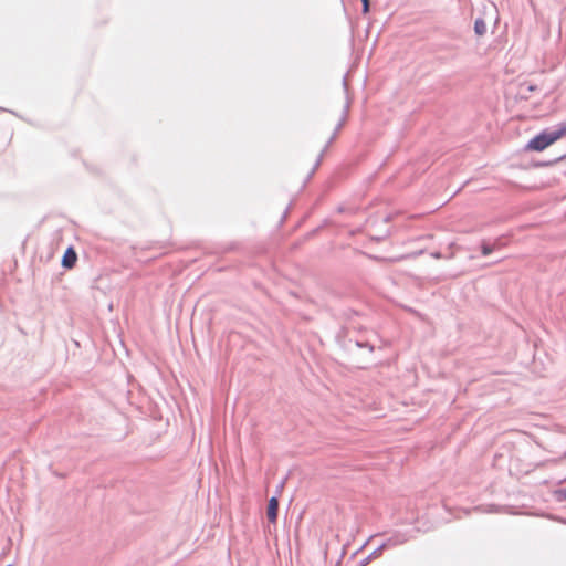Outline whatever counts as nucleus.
<instances>
[{"label":"nucleus","instance_id":"f257e3e1","mask_svg":"<svg viewBox=\"0 0 566 566\" xmlns=\"http://www.w3.org/2000/svg\"><path fill=\"white\" fill-rule=\"evenodd\" d=\"M335 136H336V132H332L323 139L322 144L318 146V149L315 151V154L313 155L311 160L307 163V165H304V163L302 160H300V163H298L300 169L303 170L305 176L311 177L315 172V170L321 165L323 154L328 148L331 143L334 140Z\"/></svg>","mask_w":566,"mask_h":566},{"label":"nucleus","instance_id":"f03ea898","mask_svg":"<svg viewBox=\"0 0 566 566\" xmlns=\"http://www.w3.org/2000/svg\"><path fill=\"white\" fill-rule=\"evenodd\" d=\"M557 140L555 132H542L526 144L525 149L531 151H543Z\"/></svg>","mask_w":566,"mask_h":566},{"label":"nucleus","instance_id":"7ed1b4c3","mask_svg":"<svg viewBox=\"0 0 566 566\" xmlns=\"http://www.w3.org/2000/svg\"><path fill=\"white\" fill-rule=\"evenodd\" d=\"M279 501L276 497H271L268 503L266 516L269 522L275 523L277 518Z\"/></svg>","mask_w":566,"mask_h":566},{"label":"nucleus","instance_id":"20e7f679","mask_svg":"<svg viewBox=\"0 0 566 566\" xmlns=\"http://www.w3.org/2000/svg\"><path fill=\"white\" fill-rule=\"evenodd\" d=\"M77 260V254L73 248H69L62 259V265L66 269H72Z\"/></svg>","mask_w":566,"mask_h":566},{"label":"nucleus","instance_id":"39448f33","mask_svg":"<svg viewBox=\"0 0 566 566\" xmlns=\"http://www.w3.org/2000/svg\"><path fill=\"white\" fill-rule=\"evenodd\" d=\"M474 30L478 35H483L486 31L485 22L481 19H478L474 23Z\"/></svg>","mask_w":566,"mask_h":566},{"label":"nucleus","instance_id":"423d86ee","mask_svg":"<svg viewBox=\"0 0 566 566\" xmlns=\"http://www.w3.org/2000/svg\"><path fill=\"white\" fill-rule=\"evenodd\" d=\"M557 139L559 140L562 137L566 136V124L560 125V127L555 130Z\"/></svg>","mask_w":566,"mask_h":566},{"label":"nucleus","instance_id":"0eeeda50","mask_svg":"<svg viewBox=\"0 0 566 566\" xmlns=\"http://www.w3.org/2000/svg\"><path fill=\"white\" fill-rule=\"evenodd\" d=\"M363 3V12L368 13L369 11V0H361Z\"/></svg>","mask_w":566,"mask_h":566},{"label":"nucleus","instance_id":"6e6552de","mask_svg":"<svg viewBox=\"0 0 566 566\" xmlns=\"http://www.w3.org/2000/svg\"><path fill=\"white\" fill-rule=\"evenodd\" d=\"M491 252H492V249H491L490 247L484 245V247L482 248V253H483V255H489Z\"/></svg>","mask_w":566,"mask_h":566}]
</instances>
